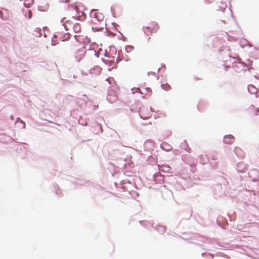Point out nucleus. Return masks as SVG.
<instances>
[{
    "label": "nucleus",
    "mask_w": 259,
    "mask_h": 259,
    "mask_svg": "<svg viewBox=\"0 0 259 259\" xmlns=\"http://www.w3.org/2000/svg\"><path fill=\"white\" fill-rule=\"evenodd\" d=\"M233 61L232 67L234 68L235 71L237 72H240L242 71H245L246 68L248 69V71H250V68L247 66L243 62L241 61L240 58H238L237 61H236V58L234 57L232 58ZM231 62H232L231 60H230Z\"/></svg>",
    "instance_id": "f257e3e1"
},
{
    "label": "nucleus",
    "mask_w": 259,
    "mask_h": 259,
    "mask_svg": "<svg viewBox=\"0 0 259 259\" xmlns=\"http://www.w3.org/2000/svg\"><path fill=\"white\" fill-rule=\"evenodd\" d=\"M248 174L251 181L253 182H257L259 181V170L258 169H250L248 171Z\"/></svg>",
    "instance_id": "f03ea898"
},
{
    "label": "nucleus",
    "mask_w": 259,
    "mask_h": 259,
    "mask_svg": "<svg viewBox=\"0 0 259 259\" xmlns=\"http://www.w3.org/2000/svg\"><path fill=\"white\" fill-rule=\"evenodd\" d=\"M247 90L251 95H255L256 98L258 96V89L253 84H249L247 87Z\"/></svg>",
    "instance_id": "7ed1b4c3"
},
{
    "label": "nucleus",
    "mask_w": 259,
    "mask_h": 259,
    "mask_svg": "<svg viewBox=\"0 0 259 259\" xmlns=\"http://www.w3.org/2000/svg\"><path fill=\"white\" fill-rule=\"evenodd\" d=\"M153 179L156 183L159 184H162L164 181L163 176L160 174H155L153 175Z\"/></svg>",
    "instance_id": "20e7f679"
},
{
    "label": "nucleus",
    "mask_w": 259,
    "mask_h": 259,
    "mask_svg": "<svg viewBox=\"0 0 259 259\" xmlns=\"http://www.w3.org/2000/svg\"><path fill=\"white\" fill-rule=\"evenodd\" d=\"M101 71L102 68L99 66H95L90 69V72L93 76L99 75Z\"/></svg>",
    "instance_id": "39448f33"
},
{
    "label": "nucleus",
    "mask_w": 259,
    "mask_h": 259,
    "mask_svg": "<svg viewBox=\"0 0 259 259\" xmlns=\"http://www.w3.org/2000/svg\"><path fill=\"white\" fill-rule=\"evenodd\" d=\"M247 166L243 162H238L236 165V170L240 172H245Z\"/></svg>",
    "instance_id": "423d86ee"
},
{
    "label": "nucleus",
    "mask_w": 259,
    "mask_h": 259,
    "mask_svg": "<svg viewBox=\"0 0 259 259\" xmlns=\"http://www.w3.org/2000/svg\"><path fill=\"white\" fill-rule=\"evenodd\" d=\"M84 53L85 52L83 48L79 49L76 52L75 57L78 62H79L84 57Z\"/></svg>",
    "instance_id": "0eeeda50"
},
{
    "label": "nucleus",
    "mask_w": 259,
    "mask_h": 259,
    "mask_svg": "<svg viewBox=\"0 0 259 259\" xmlns=\"http://www.w3.org/2000/svg\"><path fill=\"white\" fill-rule=\"evenodd\" d=\"M214 193L215 195L221 196L224 194V190L220 184H217L214 187Z\"/></svg>",
    "instance_id": "6e6552de"
},
{
    "label": "nucleus",
    "mask_w": 259,
    "mask_h": 259,
    "mask_svg": "<svg viewBox=\"0 0 259 259\" xmlns=\"http://www.w3.org/2000/svg\"><path fill=\"white\" fill-rule=\"evenodd\" d=\"M235 138L232 135H226L224 137V142L227 144H231L234 142Z\"/></svg>",
    "instance_id": "1a4fd4ad"
},
{
    "label": "nucleus",
    "mask_w": 259,
    "mask_h": 259,
    "mask_svg": "<svg viewBox=\"0 0 259 259\" xmlns=\"http://www.w3.org/2000/svg\"><path fill=\"white\" fill-rule=\"evenodd\" d=\"M140 224L143 226L146 229H150L151 227L154 228L153 224L152 223L146 221H140Z\"/></svg>",
    "instance_id": "9d476101"
},
{
    "label": "nucleus",
    "mask_w": 259,
    "mask_h": 259,
    "mask_svg": "<svg viewBox=\"0 0 259 259\" xmlns=\"http://www.w3.org/2000/svg\"><path fill=\"white\" fill-rule=\"evenodd\" d=\"M197 159L199 161V162L202 164H206L208 161V158L207 157V155H200L198 156Z\"/></svg>",
    "instance_id": "9b49d317"
},
{
    "label": "nucleus",
    "mask_w": 259,
    "mask_h": 259,
    "mask_svg": "<svg viewBox=\"0 0 259 259\" xmlns=\"http://www.w3.org/2000/svg\"><path fill=\"white\" fill-rule=\"evenodd\" d=\"M94 128H95V130L93 131V132L95 134H97L99 132L102 133L103 132L102 127L101 125L99 123H96L95 124Z\"/></svg>",
    "instance_id": "f8f14e48"
},
{
    "label": "nucleus",
    "mask_w": 259,
    "mask_h": 259,
    "mask_svg": "<svg viewBox=\"0 0 259 259\" xmlns=\"http://www.w3.org/2000/svg\"><path fill=\"white\" fill-rule=\"evenodd\" d=\"M17 123L18 124V126L19 128L23 129L25 128V123L19 117L17 118L15 122V124Z\"/></svg>",
    "instance_id": "ddd939ff"
},
{
    "label": "nucleus",
    "mask_w": 259,
    "mask_h": 259,
    "mask_svg": "<svg viewBox=\"0 0 259 259\" xmlns=\"http://www.w3.org/2000/svg\"><path fill=\"white\" fill-rule=\"evenodd\" d=\"M24 2V6L26 8H29L34 3V0H20Z\"/></svg>",
    "instance_id": "4468645a"
},
{
    "label": "nucleus",
    "mask_w": 259,
    "mask_h": 259,
    "mask_svg": "<svg viewBox=\"0 0 259 259\" xmlns=\"http://www.w3.org/2000/svg\"><path fill=\"white\" fill-rule=\"evenodd\" d=\"M33 35L36 37H40L41 36V29L39 28H36L33 31Z\"/></svg>",
    "instance_id": "2eb2a0df"
},
{
    "label": "nucleus",
    "mask_w": 259,
    "mask_h": 259,
    "mask_svg": "<svg viewBox=\"0 0 259 259\" xmlns=\"http://www.w3.org/2000/svg\"><path fill=\"white\" fill-rule=\"evenodd\" d=\"M143 30L144 33L147 35H150L152 33V30L149 27H143Z\"/></svg>",
    "instance_id": "dca6fc26"
},
{
    "label": "nucleus",
    "mask_w": 259,
    "mask_h": 259,
    "mask_svg": "<svg viewBox=\"0 0 259 259\" xmlns=\"http://www.w3.org/2000/svg\"><path fill=\"white\" fill-rule=\"evenodd\" d=\"M73 30L75 32L77 33L80 30V25L79 23H76L73 25Z\"/></svg>",
    "instance_id": "f3484780"
},
{
    "label": "nucleus",
    "mask_w": 259,
    "mask_h": 259,
    "mask_svg": "<svg viewBox=\"0 0 259 259\" xmlns=\"http://www.w3.org/2000/svg\"><path fill=\"white\" fill-rule=\"evenodd\" d=\"M154 228L159 232H164L165 230V227L161 225L156 226V227H154Z\"/></svg>",
    "instance_id": "a211bd4d"
},
{
    "label": "nucleus",
    "mask_w": 259,
    "mask_h": 259,
    "mask_svg": "<svg viewBox=\"0 0 259 259\" xmlns=\"http://www.w3.org/2000/svg\"><path fill=\"white\" fill-rule=\"evenodd\" d=\"M72 182L75 185H83L84 181L80 179H73Z\"/></svg>",
    "instance_id": "6ab92c4d"
},
{
    "label": "nucleus",
    "mask_w": 259,
    "mask_h": 259,
    "mask_svg": "<svg viewBox=\"0 0 259 259\" xmlns=\"http://www.w3.org/2000/svg\"><path fill=\"white\" fill-rule=\"evenodd\" d=\"M134 47L133 46L127 45L125 47V50L126 53H130L133 51Z\"/></svg>",
    "instance_id": "aec40b11"
},
{
    "label": "nucleus",
    "mask_w": 259,
    "mask_h": 259,
    "mask_svg": "<svg viewBox=\"0 0 259 259\" xmlns=\"http://www.w3.org/2000/svg\"><path fill=\"white\" fill-rule=\"evenodd\" d=\"M161 88L165 91H168L170 89V86L167 83L161 84Z\"/></svg>",
    "instance_id": "412c9836"
},
{
    "label": "nucleus",
    "mask_w": 259,
    "mask_h": 259,
    "mask_svg": "<svg viewBox=\"0 0 259 259\" xmlns=\"http://www.w3.org/2000/svg\"><path fill=\"white\" fill-rule=\"evenodd\" d=\"M94 17L98 21L102 20L103 19L102 15L97 13L94 14Z\"/></svg>",
    "instance_id": "4be33fe9"
},
{
    "label": "nucleus",
    "mask_w": 259,
    "mask_h": 259,
    "mask_svg": "<svg viewBox=\"0 0 259 259\" xmlns=\"http://www.w3.org/2000/svg\"><path fill=\"white\" fill-rule=\"evenodd\" d=\"M24 145H27V144L26 143H23L22 145L20 146L19 150H22L23 152L25 153L27 151V148L24 146Z\"/></svg>",
    "instance_id": "5701e85b"
},
{
    "label": "nucleus",
    "mask_w": 259,
    "mask_h": 259,
    "mask_svg": "<svg viewBox=\"0 0 259 259\" xmlns=\"http://www.w3.org/2000/svg\"><path fill=\"white\" fill-rule=\"evenodd\" d=\"M190 170L193 173H194L196 170V168L195 165L191 164L190 165Z\"/></svg>",
    "instance_id": "b1692460"
},
{
    "label": "nucleus",
    "mask_w": 259,
    "mask_h": 259,
    "mask_svg": "<svg viewBox=\"0 0 259 259\" xmlns=\"http://www.w3.org/2000/svg\"><path fill=\"white\" fill-rule=\"evenodd\" d=\"M54 188H55V189L56 193L58 195H60V190H59V188L58 186V185H55L54 186Z\"/></svg>",
    "instance_id": "393cba45"
},
{
    "label": "nucleus",
    "mask_w": 259,
    "mask_h": 259,
    "mask_svg": "<svg viewBox=\"0 0 259 259\" xmlns=\"http://www.w3.org/2000/svg\"><path fill=\"white\" fill-rule=\"evenodd\" d=\"M57 40V36L56 35H54V36L52 38V43L51 45L52 46H55V41Z\"/></svg>",
    "instance_id": "a878e982"
},
{
    "label": "nucleus",
    "mask_w": 259,
    "mask_h": 259,
    "mask_svg": "<svg viewBox=\"0 0 259 259\" xmlns=\"http://www.w3.org/2000/svg\"><path fill=\"white\" fill-rule=\"evenodd\" d=\"M161 148H162L164 150H165V151H169L171 150V149H172V147H171L169 145H167V146L168 147V148H167V149H165V148H164L162 147V145H161Z\"/></svg>",
    "instance_id": "bb28decb"
},
{
    "label": "nucleus",
    "mask_w": 259,
    "mask_h": 259,
    "mask_svg": "<svg viewBox=\"0 0 259 259\" xmlns=\"http://www.w3.org/2000/svg\"><path fill=\"white\" fill-rule=\"evenodd\" d=\"M32 16V13L31 10H29L28 12V18L31 19Z\"/></svg>",
    "instance_id": "cd10ccee"
},
{
    "label": "nucleus",
    "mask_w": 259,
    "mask_h": 259,
    "mask_svg": "<svg viewBox=\"0 0 259 259\" xmlns=\"http://www.w3.org/2000/svg\"><path fill=\"white\" fill-rule=\"evenodd\" d=\"M223 183L224 185H226V184L228 183L227 180L226 179H225L224 178L223 179Z\"/></svg>",
    "instance_id": "c85d7f7f"
},
{
    "label": "nucleus",
    "mask_w": 259,
    "mask_h": 259,
    "mask_svg": "<svg viewBox=\"0 0 259 259\" xmlns=\"http://www.w3.org/2000/svg\"><path fill=\"white\" fill-rule=\"evenodd\" d=\"M92 29L94 31H97L99 30V28H98L97 27H92Z\"/></svg>",
    "instance_id": "c756f323"
},
{
    "label": "nucleus",
    "mask_w": 259,
    "mask_h": 259,
    "mask_svg": "<svg viewBox=\"0 0 259 259\" xmlns=\"http://www.w3.org/2000/svg\"><path fill=\"white\" fill-rule=\"evenodd\" d=\"M148 75H152L155 76L156 75V73L155 72H150L148 73Z\"/></svg>",
    "instance_id": "7c9ffc66"
},
{
    "label": "nucleus",
    "mask_w": 259,
    "mask_h": 259,
    "mask_svg": "<svg viewBox=\"0 0 259 259\" xmlns=\"http://www.w3.org/2000/svg\"><path fill=\"white\" fill-rule=\"evenodd\" d=\"M106 80L108 82V83L111 84V79L110 78H107Z\"/></svg>",
    "instance_id": "2f4dec72"
},
{
    "label": "nucleus",
    "mask_w": 259,
    "mask_h": 259,
    "mask_svg": "<svg viewBox=\"0 0 259 259\" xmlns=\"http://www.w3.org/2000/svg\"><path fill=\"white\" fill-rule=\"evenodd\" d=\"M211 159L213 160H216L217 159V157L215 156L212 155L211 157Z\"/></svg>",
    "instance_id": "473e14b6"
},
{
    "label": "nucleus",
    "mask_w": 259,
    "mask_h": 259,
    "mask_svg": "<svg viewBox=\"0 0 259 259\" xmlns=\"http://www.w3.org/2000/svg\"><path fill=\"white\" fill-rule=\"evenodd\" d=\"M207 255H209V256H210L211 258H213V257H214V255H213V254H212V253H208Z\"/></svg>",
    "instance_id": "72a5a7b5"
},
{
    "label": "nucleus",
    "mask_w": 259,
    "mask_h": 259,
    "mask_svg": "<svg viewBox=\"0 0 259 259\" xmlns=\"http://www.w3.org/2000/svg\"><path fill=\"white\" fill-rule=\"evenodd\" d=\"M3 16V13L1 11H0V20L2 19Z\"/></svg>",
    "instance_id": "f704fd0d"
},
{
    "label": "nucleus",
    "mask_w": 259,
    "mask_h": 259,
    "mask_svg": "<svg viewBox=\"0 0 259 259\" xmlns=\"http://www.w3.org/2000/svg\"><path fill=\"white\" fill-rule=\"evenodd\" d=\"M121 35H122V40L123 41H125L126 39V38L125 37H124L122 34H121Z\"/></svg>",
    "instance_id": "c9c22d12"
},
{
    "label": "nucleus",
    "mask_w": 259,
    "mask_h": 259,
    "mask_svg": "<svg viewBox=\"0 0 259 259\" xmlns=\"http://www.w3.org/2000/svg\"><path fill=\"white\" fill-rule=\"evenodd\" d=\"M79 123H80V124H81V125H84V126H86V125H87V122H85V123H80V121H79Z\"/></svg>",
    "instance_id": "e433bc0d"
},
{
    "label": "nucleus",
    "mask_w": 259,
    "mask_h": 259,
    "mask_svg": "<svg viewBox=\"0 0 259 259\" xmlns=\"http://www.w3.org/2000/svg\"><path fill=\"white\" fill-rule=\"evenodd\" d=\"M102 60L105 63H106L107 62H109V61H107L103 58L102 59Z\"/></svg>",
    "instance_id": "4c0bfd02"
},
{
    "label": "nucleus",
    "mask_w": 259,
    "mask_h": 259,
    "mask_svg": "<svg viewBox=\"0 0 259 259\" xmlns=\"http://www.w3.org/2000/svg\"><path fill=\"white\" fill-rule=\"evenodd\" d=\"M69 2L68 0H65V1H61V2L62 3H68Z\"/></svg>",
    "instance_id": "58836bf2"
},
{
    "label": "nucleus",
    "mask_w": 259,
    "mask_h": 259,
    "mask_svg": "<svg viewBox=\"0 0 259 259\" xmlns=\"http://www.w3.org/2000/svg\"><path fill=\"white\" fill-rule=\"evenodd\" d=\"M95 55L97 57H99V56L98 53H97L96 51L95 52Z\"/></svg>",
    "instance_id": "ea45409f"
},
{
    "label": "nucleus",
    "mask_w": 259,
    "mask_h": 259,
    "mask_svg": "<svg viewBox=\"0 0 259 259\" xmlns=\"http://www.w3.org/2000/svg\"><path fill=\"white\" fill-rule=\"evenodd\" d=\"M64 19H65V18H63L61 19L60 20V22H61V23H63V21H64Z\"/></svg>",
    "instance_id": "a19ab883"
},
{
    "label": "nucleus",
    "mask_w": 259,
    "mask_h": 259,
    "mask_svg": "<svg viewBox=\"0 0 259 259\" xmlns=\"http://www.w3.org/2000/svg\"><path fill=\"white\" fill-rule=\"evenodd\" d=\"M145 90H146L147 92H148L149 91L151 90L150 88H145Z\"/></svg>",
    "instance_id": "79ce46f5"
},
{
    "label": "nucleus",
    "mask_w": 259,
    "mask_h": 259,
    "mask_svg": "<svg viewBox=\"0 0 259 259\" xmlns=\"http://www.w3.org/2000/svg\"><path fill=\"white\" fill-rule=\"evenodd\" d=\"M10 119L11 120H13L14 119V116L13 115H11Z\"/></svg>",
    "instance_id": "37998d69"
},
{
    "label": "nucleus",
    "mask_w": 259,
    "mask_h": 259,
    "mask_svg": "<svg viewBox=\"0 0 259 259\" xmlns=\"http://www.w3.org/2000/svg\"><path fill=\"white\" fill-rule=\"evenodd\" d=\"M237 150H240V149L237 147L235 148V153H236L237 152Z\"/></svg>",
    "instance_id": "c03bdc74"
},
{
    "label": "nucleus",
    "mask_w": 259,
    "mask_h": 259,
    "mask_svg": "<svg viewBox=\"0 0 259 259\" xmlns=\"http://www.w3.org/2000/svg\"><path fill=\"white\" fill-rule=\"evenodd\" d=\"M254 77L256 78L257 79H259V75H255Z\"/></svg>",
    "instance_id": "a18cd8bd"
},
{
    "label": "nucleus",
    "mask_w": 259,
    "mask_h": 259,
    "mask_svg": "<svg viewBox=\"0 0 259 259\" xmlns=\"http://www.w3.org/2000/svg\"><path fill=\"white\" fill-rule=\"evenodd\" d=\"M229 67L227 66H225V71H227L228 70V69Z\"/></svg>",
    "instance_id": "49530a36"
},
{
    "label": "nucleus",
    "mask_w": 259,
    "mask_h": 259,
    "mask_svg": "<svg viewBox=\"0 0 259 259\" xmlns=\"http://www.w3.org/2000/svg\"><path fill=\"white\" fill-rule=\"evenodd\" d=\"M112 24L114 25V26L117 25L115 22L112 23Z\"/></svg>",
    "instance_id": "de8ad7c7"
},
{
    "label": "nucleus",
    "mask_w": 259,
    "mask_h": 259,
    "mask_svg": "<svg viewBox=\"0 0 259 259\" xmlns=\"http://www.w3.org/2000/svg\"><path fill=\"white\" fill-rule=\"evenodd\" d=\"M105 55V57H108V56L107 55V53H105V55Z\"/></svg>",
    "instance_id": "09e8293b"
},
{
    "label": "nucleus",
    "mask_w": 259,
    "mask_h": 259,
    "mask_svg": "<svg viewBox=\"0 0 259 259\" xmlns=\"http://www.w3.org/2000/svg\"><path fill=\"white\" fill-rule=\"evenodd\" d=\"M64 28H65V30H67V29H66V26H65V24H64Z\"/></svg>",
    "instance_id": "8fccbe9b"
},
{
    "label": "nucleus",
    "mask_w": 259,
    "mask_h": 259,
    "mask_svg": "<svg viewBox=\"0 0 259 259\" xmlns=\"http://www.w3.org/2000/svg\"><path fill=\"white\" fill-rule=\"evenodd\" d=\"M214 242H215V243H217V244H218V242H217V240H214Z\"/></svg>",
    "instance_id": "3c124183"
},
{
    "label": "nucleus",
    "mask_w": 259,
    "mask_h": 259,
    "mask_svg": "<svg viewBox=\"0 0 259 259\" xmlns=\"http://www.w3.org/2000/svg\"><path fill=\"white\" fill-rule=\"evenodd\" d=\"M243 41H245V42H247V40L246 39H243Z\"/></svg>",
    "instance_id": "603ef678"
},
{
    "label": "nucleus",
    "mask_w": 259,
    "mask_h": 259,
    "mask_svg": "<svg viewBox=\"0 0 259 259\" xmlns=\"http://www.w3.org/2000/svg\"><path fill=\"white\" fill-rule=\"evenodd\" d=\"M156 78H157V80H158L159 79V76H156Z\"/></svg>",
    "instance_id": "864d4df0"
},
{
    "label": "nucleus",
    "mask_w": 259,
    "mask_h": 259,
    "mask_svg": "<svg viewBox=\"0 0 259 259\" xmlns=\"http://www.w3.org/2000/svg\"><path fill=\"white\" fill-rule=\"evenodd\" d=\"M160 68H158V70H157V71L159 72L160 71Z\"/></svg>",
    "instance_id": "5fc2aeb1"
},
{
    "label": "nucleus",
    "mask_w": 259,
    "mask_h": 259,
    "mask_svg": "<svg viewBox=\"0 0 259 259\" xmlns=\"http://www.w3.org/2000/svg\"><path fill=\"white\" fill-rule=\"evenodd\" d=\"M137 90L138 91H140V89L139 88H137Z\"/></svg>",
    "instance_id": "6e6d98bb"
},
{
    "label": "nucleus",
    "mask_w": 259,
    "mask_h": 259,
    "mask_svg": "<svg viewBox=\"0 0 259 259\" xmlns=\"http://www.w3.org/2000/svg\"><path fill=\"white\" fill-rule=\"evenodd\" d=\"M68 22H69V21H68V20H67V21H66L65 23H68Z\"/></svg>",
    "instance_id": "4d7b16f0"
},
{
    "label": "nucleus",
    "mask_w": 259,
    "mask_h": 259,
    "mask_svg": "<svg viewBox=\"0 0 259 259\" xmlns=\"http://www.w3.org/2000/svg\"><path fill=\"white\" fill-rule=\"evenodd\" d=\"M204 254V253H202L201 254V255H202V256H203Z\"/></svg>",
    "instance_id": "13d9d810"
},
{
    "label": "nucleus",
    "mask_w": 259,
    "mask_h": 259,
    "mask_svg": "<svg viewBox=\"0 0 259 259\" xmlns=\"http://www.w3.org/2000/svg\"><path fill=\"white\" fill-rule=\"evenodd\" d=\"M94 11V10H92V11H91V13H92Z\"/></svg>",
    "instance_id": "bf43d9fd"
},
{
    "label": "nucleus",
    "mask_w": 259,
    "mask_h": 259,
    "mask_svg": "<svg viewBox=\"0 0 259 259\" xmlns=\"http://www.w3.org/2000/svg\"><path fill=\"white\" fill-rule=\"evenodd\" d=\"M161 66H162V67L164 66V65H163V64H161Z\"/></svg>",
    "instance_id": "052dcab7"
},
{
    "label": "nucleus",
    "mask_w": 259,
    "mask_h": 259,
    "mask_svg": "<svg viewBox=\"0 0 259 259\" xmlns=\"http://www.w3.org/2000/svg\"><path fill=\"white\" fill-rule=\"evenodd\" d=\"M44 36L46 37V34L45 33L44 34Z\"/></svg>",
    "instance_id": "680f3d73"
},
{
    "label": "nucleus",
    "mask_w": 259,
    "mask_h": 259,
    "mask_svg": "<svg viewBox=\"0 0 259 259\" xmlns=\"http://www.w3.org/2000/svg\"><path fill=\"white\" fill-rule=\"evenodd\" d=\"M156 26L158 27V24L156 23Z\"/></svg>",
    "instance_id": "e2e57ef3"
},
{
    "label": "nucleus",
    "mask_w": 259,
    "mask_h": 259,
    "mask_svg": "<svg viewBox=\"0 0 259 259\" xmlns=\"http://www.w3.org/2000/svg\"><path fill=\"white\" fill-rule=\"evenodd\" d=\"M119 61H118V59L117 58V62H118Z\"/></svg>",
    "instance_id": "0e129e2a"
}]
</instances>
